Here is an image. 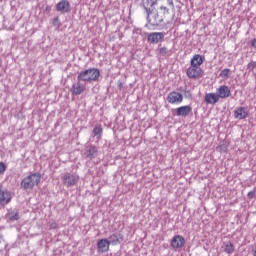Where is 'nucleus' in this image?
Here are the masks:
<instances>
[{"mask_svg": "<svg viewBox=\"0 0 256 256\" xmlns=\"http://www.w3.org/2000/svg\"><path fill=\"white\" fill-rule=\"evenodd\" d=\"M101 77V72L97 68H88L80 71L77 76V81H83V83H93Z\"/></svg>", "mask_w": 256, "mask_h": 256, "instance_id": "obj_1", "label": "nucleus"}, {"mask_svg": "<svg viewBox=\"0 0 256 256\" xmlns=\"http://www.w3.org/2000/svg\"><path fill=\"white\" fill-rule=\"evenodd\" d=\"M41 183V174L39 172L31 173L30 175L26 176L20 183V187L22 189H33L36 185Z\"/></svg>", "mask_w": 256, "mask_h": 256, "instance_id": "obj_2", "label": "nucleus"}, {"mask_svg": "<svg viewBox=\"0 0 256 256\" xmlns=\"http://www.w3.org/2000/svg\"><path fill=\"white\" fill-rule=\"evenodd\" d=\"M61 180L65 187H74L79 181V175L71 172H66L61 176Z\"/></svg>", "mask_w": 256, "mask_h": 256, "instance_id": "obj_3", "label": "nucleus"}, {"mask_svg": "<svg viewBox=\"0 0 256 256\" xmlns=\"http://www.w3.org/2000/svg\"><path fill=\"white\" fill-rule=\"evenodd\" d=\"M146 14L147 21L152 27H159V25L163 23V16H160L158 11L152 10L151 12H148Z\"/></svg>", "mask_w": 256, "mask_h": 256, "instance_id": "obj_4", "label": "nucleus"}, {"mask_svg": "<svg viewBox=\"0 0 256 256\" xmlns=\"http://www.w3.org/2000/svg\"><path fill=\"white\" fill-rule=\"evenodd\" d=\"M186 75L189 79H200V77H203V69H201V66L190 64L186 69Z\"/></svg>", "mask_w": 256, "mask_h": 256, "instance_id": "obj_5", "label": "nucleus"}, {"mask_svg": "<svg viewBox=\"0 0 256 256\" xmlns=\"http://www.w3.org/2000/svg\"><path fill=\"white\" fill-rule=\"evenodd\" d=\"M170 247L174 251H181V249L185 247V237L181 235H175L170 242Z\"/></svg>", "mask_w": 256, "mask_h": 256, "instance_id": "obj_6", "label": "nucleus"}, {"mask_svg": "<svg viewBox=\"0 0 256 256\" xmlns=\"http://www.w3.org/2000/svg\"><path fill=\"white\" fill-rule=\"evenodd\" d=\"M56 11L65 15V13H71V3L67 0H61L56 4Z\"/></svg>", "mask_w": 256, "mask_h": 256, "instance_id": "obj_7", "label": "nucleus"}, {"mask_svg": "<svg viewBox=\"0 0 256 256\" xmlns=\"http://www.w3.org/2000/svg\"><path fill=\"white\" fill-rule=\"evenodd\" d=\"M86 89L85 82L83 80H77L76 83H73L71 87V93L72 95H81V93H84Z\"/></svg>", "mask_w": 256, "mask_h": 256, "instance_id": "obj_8", "label": "nucleus"}, {"mask_svg": "<svg viewBox=\"0 0 256 256\" xmlns=\"http://www.w3.org/2000/svg\"><path fill=\"white\" fill-rule=\"evenodd\" d=\"M168 103H171V105H175V103H183V94L172 91L167 96Z\"/></svg>", "mask_w": 256, "mask_h": 256, "instance_id": "obj_9", "label": "nucleus"}, {"mask_svg": "<svg viewBox=\"0 0 256 256\" xmlns=\"http://www.w3.org/2000/svg\"><path fill=\"white\" fill-rule=\"evenodd\" d=\"M98 153L99 151L97 150V147L93 145H88L84 149V157H86V159H95Z\"/></svg>", "mask_w": 256, "mask_h": 256, "instance_id": "obj_10", "label": "nucleus"}, {"mask_svg": "<svg viewBox=\"0 0 256 256\" xmlns=\"http://www.w3.org/2000/svg\"><path fill=\"white\" fill-rule=\"evenodd\" d=\"M111 245V242L107 238L100 239L97 242V251L98 253H107L109 251V246Z\"/></svg>", "mask_w": 256, "mask_h": 256, "instance_id": "obj_11", "label": "nucleus"}, {"mask_svg": "<svg viewBox=\"0 0 256 256\" xmlns=\"http://www.w3.org/2000/svg\"><path fill=\"white\" fill-rule=\"evenodd\" d=\"M11 199H13V196H11V192L3 189L0 193V205H9V203H11Z\"/></svg>", "mask_w": 256, "mask_h": 256, "instance_id": "obj_12", "label": "nucleus"}, {"mask_svg": "<svg viewBox=\"0 0 256 256\" xmlns=\"http://www.w3.org/2000/svg\"><path fill=\"white\" fill-rule=\"evenodd\" d=\"M165 39V34L163 32H152L148 35L149 43H159Z\"/></svg>", "mask_w": 256, "mask_h": 256, "instance_id": "obj_13", "label": "nucleus"}, {"mask_svg": "<svg viewBox=\"0 0 256 256\" xmlns=\"http://www.w3.org/2000/svg\"><path fill=\"white\" fill-rule=\"evenodd\" d=\"M217 94L220 99H227L231 97V89L227 85H222L217 89Z\"/></svg>", "mask_w": 256, "mask_h": 256, "instance_id": "obj_14", "label": "nucleus"}, {"mask_svg": "<svg viewBox=\"0 0 256 256\" xmlns=\"http://www.w3.org/2000/svg\"><path fill=\"white\" fill-rule=\"evenodd\" d=\"M191 111H193V108H191V106H181L176 109V115L177 117H187L189 113H191Z\"/></svg>", "mask_w": 256, "mask_h": 256, "instance_id": "obj_15", "label": "nucleus"}, {"mask_svg": "<svg viewBox=\"0 0 256 256\" xmlns=\"http://www.w3.org/2000/svg\"><path fill=\"white\" fill-rule=\"evenodd\" d=\"M248 115H249V112H247V109L245 107H239L234 111L235 119H239V120L247 119Z\"/></svg>", "mask_w": 256, "mask_h": 256, "instance_id": "obj_16", "label": "nucleus"}, {"mask_svg": "<svg viewBox=\"0 0 256 256\" xmlns=\"http://www.w3.org/2000/svg\"><path fill=\"white\" fill-rule=\"evenodd\" d=\"M109 243L111 245H119L123 241V234L116 232L109 236Z\"/></svg>", "mask_w": 256, "mask_h": 256, "instance_id": "obj_17", "label": "nucleus"}, {"mask_svg": "<svg viewBox=\"0 0 256 256\" xmlns=\"http://www.w3.org/2000/svg\"><path fill=\"white\" fill-rule=\"evenodd\" d=\"M219 94L217 93H208L205 95V101L208 105H215L219 102Z\"/></svg>", "mask_w": 256, "mask_h": 256, "instance_id": "obj_18", "label": "nucleus"}, {"mask_svg": "<svg viewBox=\"0 0 256 256\" xmlns=\"http://www.w3.org/2000/svg\"><path fill=\"white\" fill-rule=\"evenodd\" d=\"M155 5H157V0H145L143 2V7H144L146 13L155 11V9H153V7H155Z\"/></svg>", "mask_w": 256, "mask_h": 256, "instance_id": "obj_19", "label": "nucleus"}, {"mask_svg": "<svg viewBox=\"0 0 256 256\" xmlns=\"http://www.w3.org/2000/svg\"><path fill=\"white\" fill-rule=\"evenodd\" d=\"M190 65L201 67V65H203V57H201L199 54H195L190 60Z\"/></svg>", "mask_w": 256, "mask_h": 256, "instance_id": "obj_20", "label": "nucleus"}, {"mask_svg": "<svg viewBox=\"0 0 256 256\" xmlns=\"http://www.w3.org/2000/svg\"><path fill=\"white\" fill-rule=\"evenodd\" d=\"M6 217L9 221H19V211L17 210H8Z\"/></svg>", "mask_w": 256, "mask_h": 256, "instance_id": "obj_21", "label": "nucleus"}, {"mask_svg": "<svg viewBox=\"0 0 256 256\" xmlns=\"http://www.w3.org/2000/svg\"><path fill=\"white\" fill-rule=\"evenodd\" d=\"M233 251H235V246H233V243L231 242L224 243V253L231 255Z\"/></svg>", "mask_w": 256, "mask_h": 256, "instance_id": "obj_22", "label": "nucleus"}, {"mask_svg": "<svg viewBox=\"0 0 256 256\" xmlns=\"http://www.w3.org/2000/svg\"><path fill=\"white\" fill-rule=\"evenodd\" d=\"M93 135L98 139H101V135H103V128H101V126H95L93 129Z\"/></svg>", "mask_w": 256, "mask_h": 256, "instance_id": "obj_23", "label": "nucleus"}, {"mask_svg": "<svg viewBox=\"0 0 256 256\" xmlns=\"http://www.w3.org/2000/svg\"><path fill=\"white\" fill-rule=\"evenodd\" d=\"M229 75H231V69L229 68L223 69L219 74L222 79H229Z\"/></svg>", "mask_w": 256, "mask_h": 256, "instance_id": "obj_24", "label": "nucleus"}, {"mask_svg": "<svg viewBox=\"0 0 256 256\" xmlns=\"http://www.w3.org/2000/svg\"><path fill=\"white\" fill-rule=\"evenodd\" d=\"M7 171V165H5L3 162H0V175H3Z\"/></svg>", "mask_w": 256, "mask_h": 256, "instance_id": "obj_25", "label": "nucleus"}, {"mask_svg": "<svg viewBox=\"0 0 256 256\" xmlns=\"http://www.w3.org/2000/svg\"><path fill=\"white\" fill-rule=\"evenodd\" d=\"M255 193H256V187L252 191L248 192L247 194L248 199H253L255 197Z\"/></svg>", "mask_w": 256, "mask_h": 256, "instance_id": "obj_26", "label": "nucleus"}, {"mask_svg": "<svg viewBox=\"0 0 256 256\" xmlns=\"http://www.w3.org/2000/svg\"><path fill=\"white\" fill-rule=\"evenodd\" d=\"M159 53H160V55L165 56V55H167V53H169V50H167V48H165V47H162V48H160Z\"/></svg>", "mask_w": 256, "mask_h": 256, "instance_id": "obj_27", "label": "nucleus"}, {"mask_svg": "<svg viewBox=\"0 0 256 256\" xmlns=\"http://www.w3.org/2000/svg\"><path fill=\"white\" fill-rule=\"evenodd\" d=\"M161 11H163L164 15H169V9L165 6L160 7Z\"/></svg>", "mask_w": 256, "mask_h": 256, "instance_id": "obj_28", "label": "nucleus"}, {"mask_svg": "<svg viewBox=\"0 0 256 256\" xmlns=\"http://www.w3.org/2000/svg\"><path fill=\"white\" fill-rule=\"evenodd\" d=\"M52 23L54 27H59V17L54 18Z\"/></svg>", "mask_w": 256, "mask_h": 256, "instance_id": "obj_29", "label": "nucleus"}, {"mask_svg": "<svg viewBox=\"0 0 256 256\" xmlns=\"http://www.w3.org/2000/svg\"><path fill=\"white\" fill-rule=\"evenodd\" d=\"M255 67H256L255 62L248 64V69H250V71H253L255 69Z\"/></svg>", "mask_w": 256, "mask_h": 256, "instance_id": "obj_30", "label": "nucleus"}, {"mask_svg": "<svg viewBox=\"0 0 256 256\" xmlns=\"http://www.w3.org/2000/svg\"><path fill=\"white\" fill-rule=\"evenodd\" d=\"M253 256H256V243L252 246V251H251Z\"/></svg>", "mask_w": 256, "mask_h": 256, "instance_id": "obj_31", "label": "nucleus"}, {"mask_svg": "<svg viewBox=\"0 0 256 256\" xmlns=\"http://www.w3.org/2000/svg\"><path fill=\"white\" fill-rule=\"evenodd\" d=\"M168 4L170 5V7H172V9H175V4H173V0H168Z\"/></svg>", "mask_w": 256, "mask_h": 256, "instance_id": "obj_32", "label": "nucleus"}, {"mask_svg": "<svg viewBox=\"0 0 256 256\" xmlns=\"http://www.w3.org/2000/svg\"><path fill=\"white\" fill-rule=\"evenodd\" d=\"M252 47L256 49V38H254L251 42Z\"/></svg>", "mask_w": 256, "mask_h": 256, "instance_id": "obj_33", "label": "nucleus"}, {"mask_svg": "<svg viewBox=\"0 0 256 256\" xmlns=\"http://www.w3.org/2000/svg\"><path fill=\"white\" fill-rule=\"evenodd\" d=\"M50 228H51V229H57V224L52 223V224L50 225Z\"/></svg>", "mask_w": 256, "mask_h": 256, "instance_id": "obj_34", "label": "nucleus"}, {"mask_svg": "<svg viewBox=\"0 0 256 256\" xmlns=\"http://www.w3.org/2000/svg\"><path fill=\"white\" fill-rule=\"evenodd\" d=\"M3 241H5V238H3V234L0 233V244L3 243Z\"/></svg>", "mask_w": 256, "mask_h": 256, "instance_id": "obj_35", "label": "nucleus"}, {"mask_svg": "<svg viewBox=\"0 0 256 256\" xmlns=\"http://www.w3.org/2000/svg\"><path fill=\"white\" fill-rule=\"evenodd\" d=\"M3 191V185L0 184V193Z\"/></svg>", "mask_w": 256, "mask_h": 256, "instance_id": "obj_36", "label": "nucleus"}, {"mask_svg": "<svg viewBox=\"0 0 256 256\" xmlns=\"http://www.w3.org/2000/svg\"><path fill=\"white\" fill-rule=\"evenodd\" d=\"M122 85H123V84H122V83H120V84H119V87L121 88V87H122Z\"/></svg>", "mask_w": 256, "mask_h": 256, "instance_id": "obj_37", "label": "nucleus"}]
</instances>
